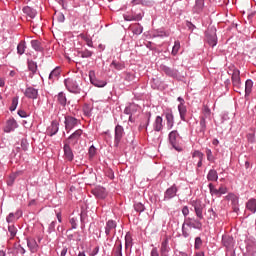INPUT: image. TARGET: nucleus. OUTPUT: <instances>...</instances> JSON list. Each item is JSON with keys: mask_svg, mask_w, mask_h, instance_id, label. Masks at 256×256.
<instances>
[{"mask_svg": "<svg viewBox=\"0 0 256 256\" xmlns=\"http://www.w3.org/2000/svg\"><path fill=\"white\" fill-rule=\"evenodd\" d=\"M192 207H194L195 215L198 218H185L184 225L189 227L190 229H196L197 231H203V223L201 219H203V209H205V204L201 202V200L192 201Z\"/></svg>", "mask_w": 256, "mask_h": 256, "instance_id": "nucleus-1", "label": "nucleus"}, {"mask_svg": "<svg viewBox=\"0 0 256 256\" xmlns=\"http://www.w3.org/2000/svg\"><path fill=\"white\" fill-rule=\"evenodd\" d=\"M64 85L69 93H73L74 95H81V93H83V89L81 88V78H65Z\"/></svg>", "mask_w": 256, "mask_h": 256, "instance_id": "nucleus-2", "label": "nucleus"}, {"mask_svg": "<svg viewBox=\"0 0 256 256\" xmlns=\"http://www.w3.org/2000/svg\"><path fill=\"white\" fill-rule=\"evenodd\" d=\"M205 41L208 43L209 47H217L219 39L217 38V28L215 26H210L204 33Z\"/></svg>", "mask_w": 256, "mask_h": 256, "instance_id": "nucleus-3", "label": "nucleus"}, {"mask_svg": "<svg viewBox=\"0 0 256 256\" xmlns=\"http://www.w3.org/2000/svg\"><path fill=\"white\" fill-rule=\"evenodd\" d=\"M170 252H171V247L169 246V238L165 237L161 242L160 254H159V249H157V247H154L150 252V256H169Z\"/></svg>", "mask_w": 256, "mask_h": 256, "instance_id": "nucleus-4", "label": "nucleus"}, {"mask_svg": "<svg viewBox=\"0 0 256 256\" xmlns=\"http://www.w3.org/2000/svg\"><path fill=\"white\" fill-rule=\"evenodd\" d=\"M235 238L229 234L222 235V245L225 247L227 254L235 256Z\"/></svg>", "mask_w": 256, "mask_h": 256, "instance_id": "nucleus-5", "label": "nucleus"}, {"mask_svg": "<svg viewBox=\"0 0 256 256\" xmlns=\"http://www.w3.org/2000/svg\"><path fill=\"white\" fill-rule=\"evenodd\" d=\"M81 125V119L75 118V116L72 115H65L64 116V127L66 133H71L73 129H76V127H79Z\"/></svg>", "mask_w": 256, "mask_h": 256, "instance_id": "nucleus-6", "label": "nucleus"}, {"mask_svg": "<svg viewBox=\"0 0 256 256\" xmlns=\"http://www.w3.org/2000/svg\"><path fill=\"white\" fill-rule=\"evenodd\" d=\"M168 143L171 145L172 149H175L178 153H181L183 151V146L179 144V131L172 130L168 134Z\"/></svg>", "mask_w": 256, "mask_h": 256, "instance_id": "nucleus-7", "label": "nucleus"}, {"mask_svg": "<svg viewBox=\"0 0 256 256\" xmlns=\"http://www.w3.org/2000/svg\"><path fill=\"white\" fill-rule=\"evenodd\" d=\"M163 117L166 121V128L171 131L175 127V114H173V109L168 108L163 112Z\"/></svg>", "mask_w": 256, "mask_h": 256, "instance_id": "nucleus-8", "label": "nucleus"}, {"mask_svg": "<svg viewBox=\"0 0 256 256\" xmlns=\"http://www.w3.org/2000/svg\"><path fill=\"white\" fill-rule=\"evenodd\" d=\"M231 79H232V85L234 87V91H236V93H239L241 95V91H239L241 89V71H239V69L237 68H234Z\"/></svg>", "mask_w": 256, "mask_h": 256, "instance_id": "nucleus-9", "label": "nucleus"}, {"mask_svg": "<svg viewBox=\"0 0 256 256\" xmlns=\"http://www.w3.org/2000/svg\"><path fill=\"white\" fill-rule=\"evenodd\" d=\"M81 137H83V129H77L66 139L64 143L75 147V145L79 143Z\"/></svg>", "mask_w": 256, "mask_h": 256, "instance_id": "nucleus-10", "label": "nucleus"}, {"mask_svg": "<svg viewBox=\"0 0 256 256\" xmlns=\"http://www.w3.org/2000/svg\"><path fill=\"white\" fill-rule=\"evenodd\" d=\"M178 101V113H179V117L181 119V121H183L184 123H186L187 121V105H185V99L181 96H179L177 98Z\"/></svg>", "mask_w": 256, "mask_h": 256, "instance_id": "nucleus-11", "label": "nucleus"}, {"mask_svg": "<svg viewBox=\"0 0 256 256\" xmlns=\"http://www.w3.org/2000/svg\"><path fill=\"white\" fill-rule=\"evenodd\" d=\"M104 229H105L106 237H111V235H113V237H115V235L117 234V221L108 220L106 222Z\"/></svg>", "mask_w": 256, "mask_h": 256, "instance_id": "nucleus-12", "label": "nucleus"}, {"mask_svg": "<svg viewBox=\"0 0 256 256\" xmlns=\"http://www.w3.org/2000/svg\"><path fill=\"white\" fill-rule=\"evenodd\" d=\"M125 136V128L123 126L117 124L114 129V144L115 147H119L121 143V139Z\"/></svg>", "mask_w": 256, "mask_h": 256, "instance_id": "nucleus-13", "label": "nucleus"}, {"mask_svg": "<svg viewBox=\"0 0 256 256\" xmlns=\"http://www.w3.org/2000/svg\"><path fill=\"white\" fill-rule=\"evenodd\" d=\"M89 79L90 83L94 85V87L103 88L107 85V81L98 79L97 76H95L94 70L89 71Z\"/></svg>", "mask_w": 256, "mask_h": 256, "instance_id": "nucleus-14", "label": "nucleus"}, {"mask_svg": "<svg viewBox=\"0 0 256 256\" xmlns=\"http://www.w3.org/2000/svg\"><path fill=\"white\" fill-rule=\"evenodd\" d=\"M179 192V188L177 184H173L164 192V199L163 201H171L174 197H177V193Z\"/></svg>", "mask_w": 256, "mask_h": 256, "instance_id": "nucleus-15", "label": "nucleus"}, {"mask_svg": "<svg viewBox=\"0 0 256 256\" xmlns=\"http://www.w3.org/2000/svg\"><path fill=\"white\" fill-rule=\"evenodd\" d=\"M24 95L27 99H32L33 101H35V99H38L39 97V89L28 86L24 91Z\"/></svg>", "mask_w": 256, "mask_h": 256, "instance_id": "nucleus-16", "label": "nucleus"}, {"mask_svg": "<svg viewBox=\"0 0 256 256\" xmlns=\"http://www.w3.org/2000/svg\"><path fill=\"white\" fill-rule=\"evenodd\" d=\"M19 127V124L17 123V120L15 118H9L6 121L5 127H4V133H13L15 129Z\"/></svg>", "mask_w": 256, "mask_h": 256, "instance_id": "nucleus-17", "label": "nucleus"}, {"mask_svg": "<svg viewBox=\"0 0 256 256\" xmlns=\"http://www.w3.org/2000/svg\"><path fill=\"white\" fill-rule=\"evenodd\" d=\"M160 71L165 73V75H167V77H172L173 79H175L179 75L178 70L173 69L165 64L160 65Z\"/></svg>", "mask_w": 256, "mask_h": 256, "instance_id": "nucleus-18", "label": "nucleus"}, {"mask_svg": "<svg viewBox=\"0 0 256 256\" xmlns=\"http://www.w3.org/2000/svg\"><path fill=\"white\" fill-rule=\"evenodd\" d=\"M63 151H64V158L66 161H73L75 159V154H73V149L71 148V144H67L64 142L63 146Z\"/></svg>", "mask_w": 256, "mask_h": 256, "instance_id": "nucleus-19", "label": "nucleus"}, {"mask_svg": "<svg viewBox=\"0 0 256 256\" xmlns=\"http://www.w3.org/2000/svg\"><path fill=\"white\" fill-rule=\"evenodd\" d=\"M92 194L96 199H105L107 197V190L103 186H98L92 190Z\"/></svg>", "mask_w": 256, "mask_h": 256, "instance_id": "nucleus-20", "label": "nucleus"}, {"mask_svg": "<svg viewBox=\"0 0 256 256\" xmlns=\"http://www.w3.org/2000/svg\"><path fill=\"white\" fill-rule=\"evenodd\" d=\"M196 133L200 137H203L207 133V120L200 118L199 125L196 128Z\"/></svg>", "mask_w": 256, "mask_h": 256, "instance_id": "nucleus-21", "label": "nucleus"}, {"mask_svg": "<svg viewBox=\"0 0 256 256\" xmlns=\"http://www.w3.org/2000/svg\"><path fill=\"white\" fill-rule=\"evenodd\" d=\"M192 159H198L196 167L201 169V167H203V159H205V154L199 150H194L192 152Z\"/></svg>", "mask_w": 256, "mask_h": 256, "instance_id": "nucleus-22", "label": "nucleus"}, {"mask_svg": "<svg viewBox=\"0 0 256 256\" xmlns=\"http://www.w3.org/2000/svg\"><path fill=\"white\" fill-rule=\"evenodd\" d=\"M61 77V68L60 66H56L49 74L48 79L51 83H55V81H59Z\"/></svg>", "mask_w": 256, "mask_h": 256, "instance_id": "nucleus-23", "label": "nucleus"}, {"mask_svg": "<svg viewBox=\"0 0 256 256\" xmlns=\"http://www.w3.org/2000/svg\"><path fill=\"white\" fill-rule=\"evenodd\" d=\"M47 133L49 137H53L59 133V122L57 120H53L50 126L47 128Z\"/></svg>", "mask_w": 256, "mask_h": 256, "instance_id": "nucleus-24", "label": "nucleus"}, {"mask_svg": "<svg viewBox=\"0 0 256 256\" xmlns=\"http://www.w3.org/2000/svg\"><path fill=\"white\" fill-rule=\"evenodd\" d=\"M139 111V105L135 103H129L124 109V114L125 115H135Z\"/></svg>", "mask_w": 256, "mask_h": 256, "instance_id": "nucleus-25", "label": "nucleus"}, {"mask_svg": "<svg viewBox=\"0 0 256 256\" xmlns=\"http://www.w3.org/2000/svg\"><path fill=\"white\" fill-rule=\"evenodd\" d=\"M27 247L31 253H37L39 251V244H37V240L34 238H27Z\"/></svg>", "mask_w": 256, "mask_h": 256, "instance_id": "nucleus-26", "label": "nucleus"}, {"mask_svg": "<svg viewBox=\"0 0 256 256\" xmlns=\"http://www.w3.org/2000/svg\"><path fill=\"white\" fill-rule=\"evenodd\" d=\"M153 129L156 131V133L163 131V117L156 116L153 122Z\"/></svg>", "mask_w": 256, "mask_h": 256, "instance_id": "nucleus-27", "label": "nucleus"}, {"mask_svg": "<svg viewBox=\"0 0 256 256\" xmlns=\"http://www.w3.org/2000/svg\"><path fill=\"white\" fill-rule=\"evenodd\" d=\"M150 35L152 39H157V37H169V32L165 31V29L163 28H160L157 30H153Z\"/></svg>", "mask_w": 256, "mask_h": 256, "instance_id": "nucleus-28", "label": "nucleus"}, {"mask_svg": "<svg viewBox=\"0 0 256 256\" xmlns=\"http://www.w3.org/2000/svg\"><path fill=\"white\" fill-rule=\"evenodd\" d=\"M251 93H253V80L247 79L245 82V99H248Z\"/></svg>", "mask_w": 256, "mask_h": 256, "instance_id": "nucleus-29", "label": "nucleus"}, {"mask_svg": "<svg viewBox=\"0 0 256 256\" xmlns=\"http://www.w3.org/2000/svg\"><path fill=\"white\" fill-rule=\"evenodd\" d=\"M56 99L61 107L67 106V95L65 92H59L58 95H56Z\"/></svg>", "mask_w": 256, "mask_h": 256, "instance_id": "nucleus-30", "label": "nucleus"}, {"mask_svg": "<svg viewBox=\"0 0 256 256\" xmlns=\"http://www.w3.org/2000/svg\"><path fill=\"white\" fill-rule=\"evenodd\" d=\"M23 13H25L27 17H30V19H35V17H37V10L31 8L30 6H25L23 8Z\"/></svg>", "mask_w": 256, "mask_h": 256, "instance_id": "nucleus-31", "label": "nucleus"}, {"mask_svg": "<svg viewBox=\"0 0 256 256\" xmlns=\"http://www.w3.org/2000/svg\"><path fill=\"white\" fill-rule=\"evenodd\" d=\"M246 209L250 211L252 214L256 213V199L251 198L246 202Z\"/></svg>", "mask_w": 256, "mask_h": 256, "instance_id": "nucleus-32", "label": "nucleus"}, {"mask_svg": "<svg viewBox=\"0 0 256 256\" xmlns=\"http://www.w3.org/2000/svg\"><path fill=\"white\" fill-rule=\"evenodd\" d=\"M207 181H218L219 179V174L217 173V170L215 169H210L208 171V174L206 176Z\"/></svg>", "mask_w": 256, "mask_h": 256, "instance_id": "nucleus-33", "label": "nucleus"}, {"mask_svg": "<svg viewBox=\"0 0 256 256\" xmlns=\"http://www.w3.org/2000/svg\"><path fill=\"white\" fill-rule=\"evenodd\" d=\"M202 116H200V119H204V121H207V119H211V108L209 106L204 105L202 108Z\"/></svg>", "mask_w": 256, "mask_h": 256, "instance_id": "nucleus-34", "label": "nucleus"}, {"mask_svg": "<svg viewBox=\"0 0 256 256\" xmlns=\"http://www.w3.org/2000/svg\"><path fill=\"white\" fill-rule=\"evenodd\" d=\"M82 111H83V115L85 117H92V115H93V105L84 104V106L82 108Z\"/></svg>", "mask_w": 256, "mask_h": 256, "instance_id": "nucleus-35", "label": "nucleus"}, {"mask_svg": "<svg viewBox=\"0 0 256 256\" xmlns=\"http://www.w3.org/2000/svg\"><path fill=\"white\" fill-rule=\"evenodd\" d=\"M246 243V251L249 253V255H252V253H255V241L248 239L245 241Z\"/></svg>", "mask_w": 256, "mask_h": 256, "instance_id": "nucleus-36", "label": "nucleus"}, {"mask_svg": "<svg viewBox=\"0 0 256 256\" xmlns=\"http://www.w3.org/2000/svg\"><path fill=\"white\" fill-rule=\"evenodd\" d=\"M27 63H28V69L31 72L30 77H33V75L37 73V62L33 60H28Z\"/></svg>", "mask_w": 256, "mask_h": 256, "instance_id": "nucleus-37", "label": "nucleus"}, {"mask_svg": "<svg viewBox=\"0 0 256 256\" xmlns=\"http://www.w3.org/2000/svg\"><path fill=\"white\" fill-rule=\"evenodd\" d=\"M205 7V0H196L194 10L196 13H201Z\"/></svg>", "mask_w": 256, "mask_h": 256, "instance_id": "nucleus-38", "label": "nucleus"}, {"mask_svg": "<svg viewBox=\"0 0 256 256\" xmlns=\"http://www.w3.org/2000/svg\"><path fill=\"white\" fill-rule=\"evenodd\" d=\"M129 247H133V236L131 232H127L125 235V248L129 249Z\"/></svg>", "mask_w": 256, "mask_h": 256, "instance_id": "nucleus-39", "label": "nucleus"}, {"mask_svg": "<svg viewBox=\"0 0 256 256\" xmlns=\"http://www.w3.org/2000/svg\"><path fill=\"white\" fill-rule=\"evenodd\" d=\"M114 256H123V243L116 242Z\"/></svg>", "mask_w": 256, "mask_h": 256, "instance_id": "nucleus-40", "label": "nucleus"}, {"mask_svg": "<svg viewBox=\"0 0 256 256\" xmlns=\"http://www.w3.org/2000/svg\"><path fill=\"white\" fill-rule=\"evenodd\" d=\"M226 201H231L232 204L239 203V197L235 193L230 192L225 196Z\"/></svg>", "mask_w": 256, "mask_h": 256, "instance_id": "nucleus-41", "label": "nucleus"}, {"mask_svg": "<svg viewBox=\"0 0 256 256\" xmlns=\"http://www.w3.org/2000/svg\"><path fill=\"white\" fill-rule=\"evenodd\" d=\"M31 47L34 51H38L39 53L43 51V47H41V42H39V40H31Z\"/></svg>", "mask_w": 256, "mask_h": 256, "instance_id": "nucleus-42", "label": "nucleus"}, {"mask_svg": "<svg viewBox=\"0 0 256 256\" xmlns=\"http://www.w3.org/2000/svg\"><path fill=\"white\" fill-rule=\"evenodd\" d=\"M208 189L210 191L211 197H219V189H217L213 183L208 184Z\"/></svg>", "mask_w": 256, "mask_h": 256, "instance_id": "nucleus-43", "label": "nucleus"}, {"mask_svg": "<svg viewBox=\"0 0 256 256\" xmlns=\"http://www.w3.org/2000/svg\"><path fill=\"white\" fill-rule=\"evenodd\" d=\"M110 67H114L117 71H123L125 69V64L121 62H117L116 60H113L110 64Z\"/></svg>", "mask_w": 256, "mask_h": 256, "instance_id": "nucleus-44", "label": "nucleus"}, {"mask_svg": "<svg viewBox=\"0 0 256 256\" xmlns=\"http://www.w3.org/2000/svg\"><path fill=\"white\" fill-rule=\"evenodd\" d=\"M179 49H181V42L179 40H176L174 42V46L172 47L171 55H173V57L177 56V53H179Z\"/></svg>", "mask_w": 256, "mask_h": 256, "instance_id": "nucleus-45", "label": "nucleus"}, {"mask_svg": "<svg viewBox=\"0 0 256 256\" xmlns=\"http://www.w3.org/2000/svg\"><path fill=\"white\" fill-rule=\"evenodd\" d=\"M182 237H184V239H189V237H191V231L187 228L185 222L182 224Z\"/></svg>", "mask_w": 256, "mask_h": 256, "instance_id": "nucleus-46", "label": "nucleus"}, {"mask_svg": "<svg viewBox=\"0 0 256 256\" xmlns=\"http://www.w3.org/2000/svg\"><path fill=\"white\" fill-rule=\"evenodd\" d=\"M78 55H80L82 59H89V57L93 56V52L91 50L85 49V50L79 51Z\"/></svg>", "mask_w": 256, "mask_h": 256, "instance_id": "nucleus-47", "label": "nucleus"}, {"mask_svg": "<svg viewBox=\"0 0 256 256\" xmlns=\"http://www.w3.org/2000/svg\"><path fill=\"white\" fill-rule=\"evenodd\" d=\"M132 33L133 35H141L143 33V26L141 24H135L132 26Z\"/></svg>", "mask_w": 256, "mask_h": 256, "instance_id": "nucleus-48", "label": "nucleus"}, {"mask_svg": "<svg viewBox=\"0 0 256 256\" xmlns=\"http://www.w3.org/2000/svg\"><path fill=\"white\" fill-rule=\"evenodd\" d=\"M133 207L136 213H143L145 211V205L141 202H135Z\"/></svg>", "mask_w": 256, "mask_h": 256, "instance_id": "nucleus-49", "label": "nucleus"}, {"mask_svg": "<svg viewBox=\"0 0 256 256\" xmlns=\"http://www.w3.org/2000/svg\"><path fill=\"white\" fill-rule=\"evenodd\" d=\"M26 49H27V46L25 45V41H21L17 45V53H18V55H23L25 53Z\"/></svg>", "mask_w": 256, "mask_h": 256, "instance_id": "nucleus-50", "label": "nucleus"}, {"mask_svg": "<svg viewBox=\"0 0 256 256\" xmlns=\"http://www.w3.org/2000/svg\"><path fill=\"white\" fill-rule=\"evenodd\" d=\"M124 81H127V83H133L135 81V74L131 72L124 73Z\"/></svg>", "mask_w": 256, "mask_h": 256, "instance_id": "nucleus-51", "label": "nucleus"}, {"mask_svg": "<svg viewBox=\"0 0 256 256\" xmlns=\"http://www.w3.org/2000/svg\"><path fill=\"white\" fill-rule=\"evenodd\" d=\"M19 105V96H15L12 98V103L9 108L11 112L15 111L17 109V106Z\"/></svg>", "mask_w": 256, "mask_h": 256, "instance_id": "nucleus-52", "label": "nucleus"}, {"mask_svg": "<svg viewBox=\"0 0 256 256\" xmlns=\"http://www.w3.org/2000/svg\"><path fill=\"white\" fill-rule=\"evenodd\" d=\"M201 247H203V240L201 239V237L198 236L195 238V241H194V249L196 251H199Z\"/></svg>", "mask_w": 256, "mask_h": 256, "instance_id": "nucleus-53", "label": "nucleus"}, {"mask_svg": "<svg viewBox=\"0 0 256 256\" xmlns=\"http://www.w3.org/2000/svg\"><path fill=\"white\" fill-rule=\"evenodd\" d=\"M206 156L209 163H215V156L213 155V151H211L210 148H206Z\"/></svg>", "mask_w": 256, "mask_h": 256, "instance_id": "nucleus-54", "label": "nucleus"}, {"mask_svg": "<svg viewBox=\"0 0 256 256\" xmlns=\"http://www.w3.org/2000/svg\"><path fill=\"white\" fill-rule=\"evenodd\" d=\"M228 188L225 185H220L218 188V197H223V195H227L228 193Z\"/></svg>", "mask_w": 256, "mask_h": 256, "instance_id": "nucleus-55", "label": "nucleus"}, {"mask_svg": "<svg viewBox=\"0 0 256 256\" xmlns=\"http://www.w3.org/2000/svg\"><path fill=\"white\" fill-rule=\"evenodd\" d=\"M20 146L22 150L29 151V141H27V138L21 139Z\"/></svg>", "mask_w": 256, "mask_h": 256, "instance_id": "nucleus-56", "label": "nucleus"}, {"mask_svg": "<svg viewBox=\"0 0 256 256\" xmlns=\"http://www.w3.org/2000/svg\"><path fill=\"white\" fill-rule=\"evenodd\" d=\"M55 19L58 23H65V14L62 12L55 13Z\"/></svg>", "mask_w": 256, "mask_h": 256, "instance_id": "nucleus-57", "label": "nucleus"}, {"mask_svg": "<svg viewBox=\"0 0 256 256\" xmlns=\"http://www.w3.org/2000/svg\"><path fill=\"white\" fill-rule=\"evenodd\" d=\"M88 155H89V158H90V159H93V157H95V155H97V148H95L94 145H91V146L89 147Z\"/></svg>", "mask_w": 256, "mask_h": 256, "instance_id": "nucleus-58", "label": "nucleus"}, {"mask_svg": "<svg viewBox=\"0 0 256 256\" xmlns=\"http://www.w3.org/2000/svg\"><path fill=\"white\" fill-rule=\"evenodd\" d=\"M55 227H57V221H52L48 226L47 233H49V235H51V233H55Z\"/></svg>", "mask_w": 256, "mask_h": 256, "instance_id": "nucleus-59", "label": "nucleus"}, {"mask_svg": "<svg viewBox=\"0 0 256 256\" xmlns=\"http://www.w3.org/2000/svg\"><path fill=\"white\" fill-rule=\"evenodd\" d=\"M78 219H77V217H72V218H70L69 219V223H70V225H71V229H77V227H78Z\"/></svg>", "mask_w": 256, "mask_h": 256, "instance_id": "nucleus-60", "label": "nucleus"}, {"mask_svg": "<svg viewBox=\"0 0 256 256\" xmlns=\"http://www.w3.org/2000/svg\"><path fill=\"white\" fill-rule=\"evenodd\" d=\"M141 19H143V14L140 13L131 18H125V21H141Z\"/></svg>", "mask_w": 256, "mask_h": 256, "instance_id": "nucleus-61", "label": "nucleus"}, {"mask_svg": "<svg viewBox=\"0 0 256 256\" xmlns=\"http://www.w3.org/2000/svg\"><path fill=\"white\" fill-rule=\"evenodd\" d=\"M155 2L153 0H142V7H153Z\"/></svg>", "mask_w": 256, "mask_h": 256, "instance_id": "nucleus-62", "label": "nucleus"}, {"mask_svg": "<svg viewBox=\"0 0 256 256\" xmlns=\"http://www.w3.org/2000/svg\"><path fill=\"white\" fill-rule=\"evenodd\" d=\"M8 231L11 237H15V235H17V228L14 225L8 226Z\"/></svg>", "mask_w": 256, "mask_h": 256, "instance_id": "nucleus-63", "label": "nucleus"}, {"mask_svg": "<svg viewBox=\"0 0 256 256\" xmlns=\"http://www.w3.org/2000/svg\"><path fill=\"white\" fill-rule=\"evenodd\" d=\"M209 217L208 219H217V213L213 208L208 209Z\"/></svg>", "mask_w": 256, "mask_h": 256, "instance_id": "nucleus-64", "label": "nucleus"}]
</instances>
